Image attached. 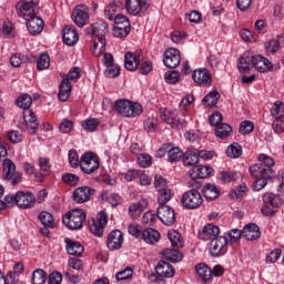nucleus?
<instances>
[{"mask_svg": "<svg viewBox=\"0 0 284 284\" xmlns=\"http://www.w3.org/2000/svg\"><path fill=\"white\" fill-rule=\"evenodd\" d=\"M232 134V126L227 123H222L215 128V136L217 139H227V135Z\"/></svg>", "mask_w": 284, "mask_h": 284, "instance_id": "obj_44", "label": "nucleus"}, {"mask_svg": "<svg viewBox=\"0 0 284 284\" xmlns=\"http://www.w3.org/2000/svg\"><path fill=\"white\" fill-rule=\"evenodd\" d=\"M62 41L65 45H75L79 41V33L74 26H65L62 31Z\"/></svg>", "mask_w": 284, "mask_h": 284, "instance_id": "obj_19", "label": "nucleus"}, {"mask_svg": "<svg viewBox=\"0 0 284 284\" xmlns=\"http://www.w3.org/2000/svg\"><path fill=\"white\" fill-rule=\"evenodd\" d=\"M139 63H141V53L128 51L124 53V68L129 70V72H134L136 68H139Z\"/></svg>", "mask_w": 284, "mask_h": 284, "instance_id": "obj_18", "label": "nucleus"}, {"mask_svg": "<svg viewBox=\"0 0 284 284\" xmlns=\"http://www.w3.org/2000/svg\"><path fill=\"white\" fill-rule=\"evenodd\" d=\"M92 194H94V189L90 186H79L73 191L72 196L74 203L81 204L88 203V201L92 199Z\"/></svg>", "mask_w": 284, "mask_h": 284, "instance_id": "obj_13", "label": "nucleus"}, {"mask_svg": "<svg viewBox=\"0 0 284 284\" xmlns=\"http://www.w3.org/2000/svg\"><path fill=\"white\" fill-rule=\"evenodd\" d=\"M23 119L27 128H30L31 130H33L31 134H36L37 128H39V120H37V115L34 114V111L32 110L24 111Z\"/></svg>", "mask_w": 284, "mask_h": 284, "instance_id": "obj_30", "label": "nucleus"}, {"mask_svg": "<svg viewBox=\"0 0 284 284\" xmlns=\"http://www.w3.org/2000/svg\"><path fill=\"white\" fill-rule=\"evenodd\" d=\"M271 114L275 119H281L284 116V104L281 101H276L271 109Z\"/></svg>", "mask_w": 284, "mask_h": 284, "instance_id": "obj_54", "label": "nucleus"}, {"mask_svg": "<svg viewBox=\"0 0 284 284\" xmlns=\"http://www.w3.org/2000/svg\"><path fill=\"white\" fill-rule=\"evenodd\" d=\"M123 245V233L119 230L111 231L108 240H106V247L109 250H121Z\"/></svg>", "mask_w": 284, "mask_h": 284, "instance_id": "obj_17", "label": "nucleus"}, {"mask_svg": "<svg viewBox=\"0 0 284 284\" xmlns=\"http://www.w3.org/2000/svg\"><path fill=\"white\" fill-rule=\"evenodd\" d=\"M119 8H121V2H111L108 7L104 8V17L109 21H114L119 17Z\"/></svg>", "mask_w": 284, "mask_h": 284, "instance_id": "obj_37", "label": "nucleus"}, {"mask_svg": "<svg viewBox=\"0 0 284 284\" xmlns=\"http://www.w3.org/2000/svg\"><path fill=\"white\" fill-rule=\"evenodd\" d=\"M90 9L87 6H78L72 12V20L74 21L78 28H83L85 23H88V19H90Z\"/></svg>", "mask_w": 284, "mask_h": 284, "instance_id": "obj_12", "label": "nucleus"}, {"mask_svg": "<svg viewBox=\"0 0 284 284\" xmlns=\"http://www.w3.org/2000/svg\"><path fill=\"white\" fill-rule=\"evenodd\" d=\"M161 254L165 261H170L171 263H179L183 261V254H181L179 250L165 248Z\"/></svg>", "mask_w": 284, "mask_h": 284, "instance_id": "obj_34", "label": "nucleus"}, {"mask_svg": "<svg viewBox=\"0 0 284 284\" xmlns=\"http://www.w3.org/2000/svg\"><path fill=\"white\" fill-rule=\"evenodd\" d=\"M237 68L242 74L250 72V68H252V57L245 54L242 55L239 59Z\"/></svg>", "mask_w": 284, "mask_h": 284, "instance_id": "obj_40", "label": "nucleus"}, {"mask_svg": "<svg viewBox=\"0 0 284 284\" xmlns=\"http://www.w3.org/2000/svg\"><path fill=\"white\" fill-rule=\"evenodd\" d=\"M168 161L169 163H176V161L181 160V156H183V152L179 148H169L168 151Z\"/></svg>", "mask_w": 284, "mask_h": 284, "instance_id": "obj_49", "label": "nucleus"}, {"mask_svg": "<svg viewBox=\"0 0 284 284\" xmlns=\"http://www.w3.org/2000/svg\"><path fill=\"white\" fill-rule=\"evenodd\" d=\"M85 211L81 209H73L62 219L63 225H67L69 230H81L83 227V221H85Z\"/></svg>", "mask_w": 284, "mask_h": 284, "instance_id": "obj_4", "label": "nucleus"}, {"mask_svg": "<svg viewBox=\"0 0 284 284\" xmlns=\"http://www.w3.org/2000/svg\"><path fill=\"white\" fill-rule=\"evenodd\" d=\"M17 172V165H14V162L10 159H6L3 161V173L2 176L6 179V181L12 180Z\"/></svg>", "mask_w": 284, "mask_h": 284, "instance_id": "obj_35", "label": "nucleus"}, {"mask_svg": "<svg viewBox=\"0 0 284 284\" xmlns=\"http://www.w3.org/2000/svg\"><path fill=\"white\" fill-rule=\"evenodd\" d=\"M134 275V270L132 267L128 266L124 270L118 272L115 274V281H130L132 276Z\"/></svg>", "mask_w": 284, "mask_h": 284, "instance_id": "obj_48", "label": "nucleus"}, {"mask_svg": "<svg viewBox=\"0 0 284 284\" xmlns=\"http://www.w3.org/2000/svg\"><path fill=\"white\" fill-rule=\"evenodd\" d=\"M18 108H22V110H28L30 105H32V97L30 94L24 93L19 97L16 101Z\"/></svg>", "mask_w": 284, "mask_h": 284, "instance_id": "obj_47", "label": "nucleus"}, {"mask_svg": "<svg viewBox=\"0 0 284 284\" xmlns=\"http://www.w3.org/2000/svg\"><path fill=\"white\" fill-rule=\"evenodd\" d=\"M105 225H108V214L104 212H100L95 219L89 220V229L94 236H103Z\"/></svg>", "mask_w": 284, "mask_h": 284, "instance_id": "obj_7", "label": "nucleus"}, {"mask_svg": "<svg viewBox=\"0 0 284 284\" xmlns=\"http://www.w3.org/2000/svg\"><path fill=\"white\" fill-rule=\"evenodd\" d=\"M282 255L283 251H281V248H275L266 255V263H276Z\"/></svg>", "mask_w": 284, "mask_h": 284, "instance_id": "obj_60", "label": "nucleus"}, {"mask_svg": "<svg viewBox=\"0 0 284 284\" xmlns=\"http://www.w3.org/2000/svg\"><path fill=\"white\" fill-rule=\"evenodd\" d=\"M199 163V153L195 151H186L183 155V165L185 168H196V164Z\"/></svg>", "mask_w": 284, "mask_h": 284, "instance_id": "obj_36", "label": "nucleus"}, {"mask_svg": "<svg viewBox=\"0 0 284 284\" xmlns=\"http://www.w3.org/2000/svg\"><path fill=\"white\" fill-rule=\"evenodd\" d=\"M142 239L148 245H154L161 241V233L154 229H145L142 231Z\"/></svg>", "mask_w": 284, "mask_h": 284, "instance_id": "obj_29", "label": "nucleus"}, {"mask_svg": "<svg viewBox=\"0 0 284 284\" xmlns=\"http://www.w3.org/2000/svg\"><path fill=\"white\" fill-rule=\"evenodd\" d=\"M260 164H253L250 166V173L252 176H274V159L266 154L258 155Z\"/></svg>", "mask_w": 284, "mask_h": 284, "instance_id": "obj_3", "label": "nucleus"}, {"mask_svg": "<svg viewBox=\"0 0 284 284\" xmlns=\"http://www.w3.org/2000/svg\"><path fill=\"white\" fill-rule=\"evenodd\" d=\"M70 92H72V84L68 78H63L60 83V91L58 93L59 101L65 102L70 99Z\"/></svg>", "mask_w": 284, "mask_h": 284, "instance_id": "obj_31", "label": "nucleus"}, {"mask_svg": "<svg viewBox=\"0 0 284 284\" xmlns=\"http://www.w3.org/2000/svg\"><path fill=\"white\" fill-rule=\"evenodd\" d=\"M113 21H114L113 27L122 28L124 30H130V20L128 19V17L123 14H118Z\"/></svg>", "mask_w": 284, "mask_h": 284, "instance_id": "obj_51", "label": "nucleus"}, {"mask_svg": "<svg viewBox=\"0 0 284 284\" xmlns=\"http://www.w3.org/2000/svg\"><path fill=\"white\" fill-rule=\"evenodd\" d=\"M160 119H162L164 123H168V125H171V128H181L182 125L181 119H179V113L176 111L161 109Z\"/></svg>", "mask_w": 284, "mask_h": 284, "instance_id": "obj_15", "label": "nucleus"}, {"mask_svg": "<svg viewBox=\"0 0 284 284\" xmlns=\"http://www.w3.org/2000/svg\"><path fill=\"white\" fill-rule=\"evenodd\" d=\"M168 239L172 247H183V240L181 239V233L178 231L171 230L168 232Z\"/></svg>", "mask_w": 284, "mask_h": 284, "instance_id": "obj_41", "label": "nucleus"}, {"mask_svg": "<svg viewBox=\"0 0 284 284\" xmlns=\"http://www.w3.org/2000/svg\"><path fill=\"white\" fill-rule=\"evenodd\" d=\"M155 272L158 276H162L163 278H172L174 276L175 271L172 264L165 262V261H160L158 265L155 266Z\"/></svg>", "mask_w": 284, "mask_h": 284, "instance_id": "obj_24", "label": "nucleus"}, {"mask_svg": "<svg viewBox=\"0 0 284 284\" xmlns=\"http://www.w3.org/2000/svg\"><path fill=\"white\" fill-rule=\"evenodd\" d=\"M211 256H225L227 254V237L217 236L209 243Z\"/></svg>", "mask_w": 284, "mask_h": 284, "instance_id": "obj_8", "label": "nucleus"}, {"mask_svg": "<svg viewBox=\"0 0 284 284\" xmlns=\"http://www.w3.org/2000/svg\"><path fill=\"white\" fill-rule=\"evenodd\" d=\"M38 219L44 227H54V217L50 212L42 211Z\"/></svg>", "mask_w": 284, "mask_h": 284, "instance_id": "obj_43", "label": "nucleus"}, {"mask_svg": "<svg viewBox=\"0 0 284 284\" xmlns=\"http://www.w3.org/2000/svg\"><path fill=\"white\" fill-rule=\"evenodd\" d=\"M82 128L87 130V132H95L97 128H99V119L90 118L82 122Z\"/></svg>", "mask_w": 284, "mask_h": 284, "instance_id": "obj_52", "label": "nucleus"}, {"mask_svg": "<svg viewBox=\"0 0 284 284\" xmlns=\"http://www.w3.org/2000/svg\"><path fill=\"white\" fill-rule=\"evenodd\" d=\"M67 253L70 256H81L83 254V245L80 242H77L70 237L64 240Z\"/></svg>", "mask_w": 284, "mask_h": 284, "instance_id": "obj_25", "label": "nucleus"}, {"mask_svg": "<svg viewBox=\"0 0 284 284\" xmlns=\"http://www.w3.org/2000/svg\"><path fill=\"white\" fill-rule=\"evenodd\" d=\"M45 281H48V273L43 271L42 268H37L32 273V284H45Z\"/></svg>", "mask_w": 284, "mask_h": 284, "instance_id": "obj_45", "label": "nucleus"}, {"mask_svg": "<svg viewBox=\"0 0 284 284\" xmlns=\"http://www.w3.org/2000/svg\"><path fill=\"white\" fill-rule=\"evenodd\" d=\"M163 63L166 68L174 70L181 63V52L175 48H169L164 52Z\"/></svg>", "mask_w": 284, "mask_h": 284, "instance_id": "obj_11", "label": "nucleus"}, {"mask_svg": "<svg viewBox=\"0 0 284 284\" xmlns=\"http://www.w3.org/2000/svg\"><path fill=\"white\" fill-rule=\"evenodd\" d=\"M273 130L276 134H283L284 132V115L282 118H275L273 121Z\"/></svg>", "mask_w": 284, "mask_h": 284, "instance_id": "obj_61", "label": "nucleus"}, {"mask_svg": "<svg viewBox=\"0 0 284 284\" xmlns=\"http://www.w3.org/2000/svg\"><path fill=\"white\" fill-rule=\"evenodd\" d=\"M156 216L163 223V225H174L176 222V213L174 209L170 205H159L156 211Z\"/></svg>", "mask_w": 284, "mask_h": 284, "instance_id": "obj_9", "label": "nucleus"}, {"mask_svg": "<svg viewBox=\"0 0 284 284\" xmlns=\"http://www.w3.org/2000/svg\"><path fill=\"white\" fill-rule=\"evenodd\" d=\"M138 164L140 168H150V165H152V155L148 153H141L138 156Z\"/></svg>", "mask_w": 284, "mask_h": 284, "instance_id": "obj_58", "label": "nucleus"}, {"mask_svg": "<svg viewBox=\"0 0 284 284\" xmlns=\"http://www.w3.org/2000/svg\"><path fill=\"white\" fill-rule=\"evenodd\" d=\"M24 20L27 21V29L30 34L37 36L43 32L45 23L43 19L37 17V14L26 18Z\"/></svg>", "mask_w": 284, "mask_h": 284, "instance_id": "obj_14", "label": "nucleus"}, {"mask_svg": "<svg viewBox=\"0 0 284 284\" xmlns=\"http://www.w3.org/2000/svg\"><path fill=\"white\" fill-rule=\"evenodd\" d=\"M242 155H243V146H241V144L235 142L227 146L226 156H229V159H239Z\"/></svg>", "mask_w": 284, "mask_h": 284, "instance_id": "obj_38", "label": "nucleus"}, {"mask_svg": "<svg viewBox=\"0 0 284 284\" xmlns=\"http://www.w3.org/2000/svg\"><path fill=\"white\" fill-rule=\"evenodd\" d=\"M37 68L39 71L48 70L50 68V55L48 53H41L37 60Z\"/></svg>", "mask_w": 284, "mask_h": 284, "instance_id": "obj_50", "label": "nucleus"}, {"mask_svg": "<svg viewBox=\"0 0 284 284\" xmlns=\"http://www.w3.org/2000/svg\"><path fill=\"white\" fill-rule=\"evenodd\" d=\"M202 194L204 199H207L209 201H214L215 199H219L221 191H219V187H216V185L207 183L203 186Z\"/></svg>", "mask_w": 284, "mask_h": 284, "instance_id": "obj_32", "label": "nucleus"}, {"mask_svg": "<svg viewBox=\"0 0 284 284\" xmlns=\"http://www.w3.org/2000/svg\"><path fill=\"white\" fill-rule=\"evenodd\" d=\"M254 179H256L253 183V190L255 192H261L265 185H267V180L272 179V176H265V175H252Z\"/></svg>", "mask_w": 284, "mask_h": 284, "instance_id": "obj_46", "label": "nucleus"}, {"mask_svg": "<svg viewBox=\"0 0 284 284\" xmlns=\"http://www.w3.org/2000/svg\"><path fill=\"white\" fill-rule=\"evenodd\" d=\"M252 65L257 72H267L272 70V62L262 55L252 57Z\"/></svg>", "mask_w": 284, "mask_h": 284, "instance_id": "obj_27", "label": "nucleus"}, {"mask_svg": "<svg viewBox=\"0 0 284 284\" xmlns=\"http://www.w3.org/2000/svg\"><path fill=\"white\" fill-rule=\"evenodd\" d=\"M36 197L32 193H26L23 191L17 192V205L20 210H28V207H32Z\"/></svg>", "mask_w": 284, "mask_h": 284, "instance_id": "obj_21", "label": "nucleus"}, {"mask_svg": "<svg viewBox=\"0 0 284 284\" xmlns=\"http://www.w3.org/2000/svg\"><path fill=\"white\" fill-rule=\"evenodd\" d=\"M158 125H159V120L154 116L148 118L144 121V130H146V132H155Z\"/></svg>", "mask_w": 284, "mask_h": 284, "instance_id": "obj_59", "label": "nucleus"}, {"mask_svg": "<svg viewBox=\"0 0 284 284\" xmlns=\"http://www.w3.org/2000/svg\"><path fill=\"white\" fill-rule=\"evenodd\" d=\"M181 204L185 210H199L203 205V195L195 189L189 190L183 193Z\"/></svg>", "mask_w": 284, "mask_h": 284, "instance_id": "obj_5", "label": "nucleus"}, {"mask_svg": "<svg viewBox=\"0 0 284 284\" xmlns=\"http://www.w3.org/2000/svg\"><path fill=\"white\" fill-rule=\"evenodd\" d=\"M212 172L213 169L211 166L196 165L189 171V174L191 179H207Z\"/></svg>", "mask_w": 284, "mask_h": 284, "instance_id": "obj_28", "label": "nucleus"}, {"mask_svg": "<svg viewBox=\"0 0 284 284\" xmlns=\"http://www.w3.org/2000/svg\"><path fill=\"white\" fill-rule=\"evenodd\" d=\"M221 181L230 183V181H239V172L236 171H223L221 173Z\"/></svg>", "mask_w": 284, "mask_h": 284, "instance_id": "obj_55", "label": "nucleus"}, {"mask_svg": "<svg viewBox=\"0 0 284 284\" xmlns=\"http://www.w3.org/2000/svg\"><path fill=\"white\" fill-rule=\"evenodd\" d=\"M195 272L199 281H202L204 284L212 283V268L207 265L197 264L195 266Z\"/></svg>", "mask_w": 284, "mask_h": 284, "instance_id": "obj_26", "label": "nucleus"}, {"mask_svg": "<svg viewBox=\"0 0 284 284\" xmlns=\"http://www.w3.org/2000/svg\"><path fill=\"white\" fill-rule=\"evenodd\" d=\"M192 79L197 85H207V83H212V75L207 69H195L192 73Z\"/></svg>", "mask_w": 284, "mask_h": 284, "instance_id": "obj_22", "label": "nucleus"}, {"mask_svg": "<svg viewBox=\"0 0 284 284\" xmlns=\"http://www.w3.org/2000/svg\"><path fill=\"white\" fill-rule=\"evenodd\" d=\"M99 168H101V161L94 152L89 151L81 156L80 169L84 174H93Z\"/></svg>", "mask_w": 284, "mask_h": 284, "instance_id": "obj_6", "label": "nucleus"}, {"mask_svg": "<svg viewBox=\"0 0 284 284\" xmlns=\"http://www.w3.org/2000/svg\"><path fill=\"white\" fill-rule=\"evenodd\" d=\"M242 234L246 241H256L261 239V229H258V225L251 223L243 227Z\"/></svg>", "mask_w": 284, "mask_h": 284, "instance_id": "obj_23", "label": "nucleus"}, {"mask_svg": "<svg viewBox=\"0 0 284 284\" xmlns=\"http://www.w3.org/2000/svg\"><path fill=\"white\" fill-rule=\"evenodd\" d=\"M62 181L63 183H67V185L74 186L79 183V176L72 173H67L62 176Z\"/></svg>", "mask_w": 284, "mask_h": 284, "instance_id": "obj_62", "label": "nucleus"}, {"mask_svg": "<svg viewBox=\"0 0 284 284\" xmlns=\"http://www.w3.org/2000/svg\"><path fill=\"white\" fill-rule=\"evenodd\" d=\"M61 281H63V275L59 272H52L49 275L48 284H61Z\"/></svg>", "mask_w": 284, "mask_h": 284, "instance_id": "obj_64", "label": "nucleus"}, {"mask_svg": "<svg viewBox=\"0 0 284 284\" xmlns=\"http://www.w3.org/2000/svg\"><path fill=\"white\" fill-rule=\"evenodd\" d=\"M114 109L118 114L125 116L126 119L139 116L143 112V106H141V104L125 99L116 100Z\"/></svg>", "mask_w": 284, "mask_h": 284, "instance_id": "obj_2", "label": "nucleus"}, {"mask_svg": "<svg viewBox=\"0 0 284 284\" xmlns=\"http://www.w3.org/2000/svg\"><path fill=\"white\" fill-rule=\"evenodd\" d=\"M219 99H221V93L217 91H211L203 98V103L205 108H214V105L219 103Z\"/></svg>", "mask_w": 284, "mask_h": 284, "instance_id": "obj_39", "label": "nucleus"}, {"mask_svg": "<svg viewBox=\"0 0 284 284\" xmlns=\"http://www.w3.org/2000/svg\"><path fill=\"white\" fill-rule=\"evenodd\" d=\"M240 134H252L254 132V122L245 120L240 124Z\"/></svg>", "mask_w": 284, "mask_h": 284, "instance_id": "obj_56", "label": "nucleus"}, {"mask_svg": "<svg viewBox=\"0 0 284 284\" xmlns=\"http://www.w3.org/2000/svg\"><path fill=\"white\" fill-rule=\"evenodd\" d=\"M164 79L166 81V83H171V84H174V83H178L179 79H180V75H179V71H169L164 74Z\"/></svg>", "mask_w": 284, "mask_h": 284, "instance_id": "obj_63", "label": "nucleus"}, {"mask_svg": "<svg viewBox=\"0 0 284 284\" xmlns=\"http://www.w3.org/2000/svg\"><path fill=\"white\" fill-rule=\"evenodd\" d=\"M39 6V0H22L18 3L17 8L19 10V17L22 19H29L34 17V8Z\"/></svg>", "mask_w": 284, "mask_h": 284, "instance_id": "obj_10", "label": "nucleus"}, {"mask_svg": "<svg viewBox=\"0 0 284 284\" xmlns=\"http://www.w3.org/2000/svg\"><path fill=\"white\" fill-rule=\"evenodd\" d=\"M219 234H221V229L217 225L206 224L199 233V239L201 241H212L213 239H219Z\"/></svg>", "mask_w": 284, "mask_h": 284, "instance_id": "obj_20", "label": "nucleus"}, {"mask_svg": "<svg viewBox=\"0 0 284 284\" xmlns=\"http://www.w3.org/2000/svg\"><path fill=\"white\" fill-rule=\"evenodd\" d=\"M264 205L271 207H281L283 205V199L274 193H265L262 197Z\"/></svg>", "mask_w": 284, "mask_h": 284, "instance_id": "obj_33", "label": "nucleus"}, {"mask_svg": "<svg viewBox=\"0 0 284 284\" xmlns=\"http://www.w3.org/2000/svg\"><path fill=\"white\" fill-rule=\"evenodd\" d=\"M145 207L141 202L133 203L129 206V214L132 219H136V216H141V212H143Z\"/></svg>", "mask_w": 284, "mask_h": 284, "instance_id": "obj_53", "label": "nucleus"}, {"mask_svg": "<svg viewBox=\"0 0 284 284\" xmlns=\"http://www.w3.org/2000/svg\"><path fill=\"white\" fill-rule=\"evenodd\" d=\"M68 159L71 168H81V159L79 160V153H77V150H70Z\"/></svg>", "mask_w": 284, "mask_h": 284, "instance_id": "obj_57", "label": "nucleus"}, {"mask_svg": "<svg viewBox=\"0 0 284 284\" xmlns=\"http://www.w3.org/2000/svg\"><path fill=\"white\" fill-rule=\"evenodd\" d=\"M170 199H172V189H161L158 191L159 205H168L166 203L170 202Z\"/></svg>", "mask_w": 284, "mask_h": 284, "instance_id": "obj_42", "label": "nucleus"}, {"mask_svg": "<svg viewBox=\"0 0 284 284\" xmlns=\"http://www.w3.org/2000/svg\"><path fill=\"white\" fill-rule=\"evenodd\" d=\"M110 32V29L105 21L99 20L93 26L85 29V34H92L93 38V49L92 53L94 57H101L105 52V34Z\"/></svg>", "mask_w": 284, "mask_h": 284, "instance_id": "obj_1", "label": "nucleus"}, {"mask_svg": "<svg viewBox=\"0 0 284 284\" xmlns=\"http://www.w3.org/2000/svg\"><path fill=\"white\" fill-rule=\"evenodd\" d=\"M143 9L148 10L146 0H125V10L132 17H136Z\"/></svg>", "mask_w": 284, "mask_h": 284, "instance_id": "obj_16", "label": "nucleus"}]
</instances>
